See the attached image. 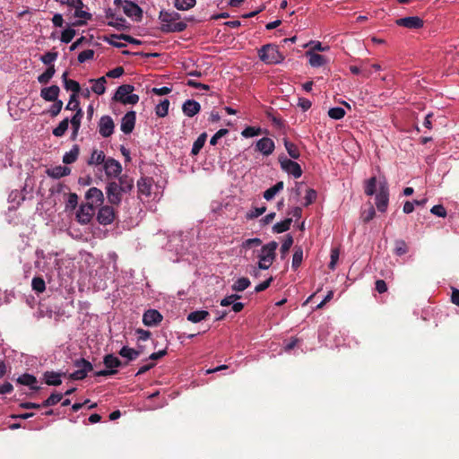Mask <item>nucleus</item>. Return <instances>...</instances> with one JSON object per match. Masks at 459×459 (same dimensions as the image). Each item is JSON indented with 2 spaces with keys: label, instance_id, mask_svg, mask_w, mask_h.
Returning <instances> with one entry per match:
<instances>
[{
  "label": "nucleus",
  "instance_id": "58",
  "mask_svg": "<svg viewBox=\"0 0 459 459\" xmlns=\"http://www.w3.org/2000/svg\"><path fill=\"white\" fill-rule=\"evenodd\" d=\"M78 108H80V102L77 100V95L71 94L69 101L65 107V109L75 110L77 112Z\"/></svg>",
  "mask_w": 459,
  "mask_h": 459
},
{
  "label": "nucleus",
  "instance_id": "26",
  "mask_svg": "<svg viewBox=\"0 0 459 459\" xmlns=\"http://www.w3.org/2000/svg\"><path fill=\"white\" fill-rule=\"evenodd\" d=\"M82 117H83V112H82V108H78L77 112H75V114L73 116L71 120H69V122L71 123L72 127H73V133H72L73 140H74L78 134V131L81 126V120H82Z\"/></svg>",
  "mask_w": 459,
  "mask_h": 459
},
{
  "label": "nucleus",
  "instance_id": "18",
  "mask_svg": "<svg viewBox=\"0 0 459 459\" xmlns=\"http://www.w3.org/2000/svg\"><path fill=\"white\" fill-rule=\"evenodd\" d=\"M59 93L60 88L57 85H51L41 89L40 97L46 101H54L58 100Z\"/></svg>",
  "mask_w": 459,
  "mask_h": 459
},
{
  "label": "nucleus",
  "instance_id": "38",
  "mask_svg": "<svg viewBox=\"0 0 459 459\" xmlns=\"http://www.w3.org/2000/svg\"><path fill=\"white\" fill-rule=\"evenodd\" d=\"M292 219L287 218L282 221L277 222L273 225V230L274 233H282L290 230V227L291 225Z\"/></svg>",
  "mask_w": 459,
  "mask_h": 459
},
{
  "label": "nucleus",
  "instance_id": "50",
  "mask_svg": "<svg viewBox=\"0 0 459 459\" xmlns=\"http://www.w3.org/2000/svg\"><path fill=\"white\" fill-rule=\"evenodd\" d=\"M328 116L333 119L339 120L345 116V110L340 107L332 108L328 110Z\"/></svg>",
  "mask_w": 459,
  "mask_h": 459
},
{
  "label": "nucleus",
  "instance_id": "1",
  "mask_svg": "<svg viewBox=\"0 0 459 459\" xmlns=\"http://www.w3.org/2000/svg\"><path fill=\"white\" fill-rule=\"evenodd\" d=\"M181 15L175 11H161L159 15V19L161 22L160 30L164 33L184 31L187 24L184 21H179Z\"/></svg>",
  "mask_w": 459,
  "mask_h": 459
},
{
  "label": "nucleus",
  "instance_id": "52",
  "mask_svg": "<svg viewBox=\"0 0 459 459\" xmlns=\"http://www.w3.org/2000/svg\"><path fill=\"white\" fill-rule=\"evenodd\" d=\"M92 369L80 368L69 375V378L72 380H82L87 377L88 372Z\"/></svg>",
  "mask_w": 459,
  "mask_h": 459
},
{
  "label": "nucleus",
  "instance_id": "23",
  "mask_svg": "<svg viewBox=\"0 0 459 459\" xmlns=\"http://www.w3.org/2000/svg\"><path fill=\"white\" fill-rule=\"evenodd\" d=\"M17 383L23 385H29L31 390L33 391H39L40 389L39 386L35 385L37 383V378L33 375H30L29 373L22 374L17 378Z\"/></svg>",
  "mask_w": 459,
  "mask_h": 459
},
{
  "label": "nucleus",
  "instance_id": "7",
  "mask_svg": "<svg viewBox=\"0 0 459 459\" xmlns=\"http://www.w3.org/2000/svg\"><path fill=\"white\" fill-rule=\"evenodd\" d=\"M279 162L282 170L292 175L295 178H299L302 175V169L300 165L286 157H279Z\"/></svg>",
  "mask_w": 459,
  "mask_h": 459
},
{
  "label": "nucleus",
  "instance_id": "10",
  "mask_svg": "<svg viewBox=\"0 0 459 459\" xmlns=\"http://www.w3.org/2000/svg\"><path fill=\"white\" fill-rule=\"evenodd\" d=\"M115 4H123V11L128 17L134 18L136 21L141 20L143 11L136 4L129 1H125L123 4L121 0H115Z\"/></svg>",
  "mask_w": 459,
  "mask_h": 459
},
{
  "label": "nucleus",
  "instance_id": "32",
  "mask_svg": "<svg viewBox=\"0 0 459 459\" xmlns=\"http://www.w3.org/2000/svg\"><path fill=\"white\" fill-rule=\"evenodd\" d=\"M207 139V134L202 133L197 139L194 142L192 150H191V155L195 156L197 155L202 148L204 147L205 142Z\"/></svg>",
  "mask_w": 459,
  "mask_h": 459
},
{
  "label": "nucleus",
  "instance_id": "13",
  "mask_svg": "<svg viewBox=\"0 0 459 459\" xmlns=\"http://www.w3.org/2000/svg\"><path fill=\"white\" fill-rule=\"evenodd\" d=\"M87 204L93 206H100L104 202V195L102 191L97 187H91L85 194Z\"/></svg>",
  "mask_w": 459,
  "mask_h": 459
},
{
  "label": "nucleus",
  "instance_id": "46",
  "mask_svg": "<svg viewBox=\"0 0 459 459\" xmlns=\"http://www.w3.org/2000/svg\"><path fill=\"white\" fill-rule=\"evenodd\" d=\"M377 190V178L372 177L368 180H367L365 185V194L367 195H373Z\"/></svg>",
  "mask_w": 459,
  "mask_h": 459
},
{
  "label": "nucleus",
  "instance_id": "49",
  "mask_svg": "<svg viewBox=\"0 0 459 459\" xmlns=\"http://www.w3.org/2000/svg\"><path fill=\"white\" fill-rule=\"evenodd\" d=\"M75 34H76V31L74 29H73V28L65 29V30L62 31L60 40L63 43H66V44L70 43L72 41V39H74V37L75 36Z\"/></svg>",
  "mask_w": 459,
  "mask_h": 459
},
{
  "label": "nucleus",
  "instance_id": "15",
  "mask_svg": "<svg viewBox=\"0 0 459 459\" xmlns=\"http://www.w3.org/2000/svg\"><path fill=\"white\" fill-rule=\"evenodd\" d=\"M274 142L269 137H263L256 142L255 151L260 152L264 156H269L274 151Z\"/></svg>",
  "mask_w": 459,
  "mask_h": 459
},
{
  "label": "nucleus",
  "instance_id": "30",
  "mask_svg": "<svg viewBox=\"0 0 459 459\" xmlns=\"http://www.w3.org/2000/svg\"><path fill=\"white\" fill-rule=\"evenodd\" d=\"M284 187V183L282 181L277 182L274 186L268 188L264 192V198L267 201L272 200L276 194L281 191Z\"/></svg>",
  "mask_w": 459,
  "mask_h": 459
},
{
  "label": "nucleus",
  "instance_id": "51",
  "mask_svg": "<svg viewBox=\"0 0 459 459\" xmlns=\"http://www.w3.org/2000/svg\"><path fill=\"white\" fill-rule=\"evenodd\" d=\"M114 21H109L108 22V26L114 27L117 30H126L127 26L126 25V19L123 17H116L113 19Z\"/></svg>",
  "mask_w": 459,
  "mask_h": 459
},
{
  "label": "nucleus",
  "instance_id": "41",
  "mask_svg": "<svg viewBox=\"0 0 459 459\" xmlns=\"http://www.w3.org/2000/svg\"><path fill=\"white\" fill-rule=\"evenodd\" d=\"M169 107V100H163L160 104H158L155 108V113L159 117H164L168 115Z\"/></svg>",
  "mask_w": 459,
  "mask_h": 459
},
{
  "label": "nucleus",
  "instance_id": "45",
  "mask_svg": "<svg viewBox=\"0 0 459 459\" xmlns=\"http://www.w3.org/2000/svg\"><path fill=\"white\" fill-rule=\"evenodd\" d=\"M63 395L60 393H53L48 399L42 403L43 407H49L58 403L62 399Z\"/></svg>",
  "mask_w": 459,
  "mask_h": 459
},
{
  "label": "nucleus",
  "instance_id": "31",
  "mask_svg": "<svg viewBox=\"0 0 459 459\" xmlns=\"http://www.w3.org/2000/svg\"><path fill=\"white\" fill-rule=\"evenodd\" d=\"M103 363L108 369H114L122 366L121 360L113 354H107L103 359Z\"/></svg>",
  "mask_w": 459,
  "mask_h": 459
},
{
  "label": "nucleus",
  "instance_id": "14",
  "mask_svg": "<svg viewBox=\"0 0 459 459\" xmlns=\"http://www.w3.org/2000/svg\"><path fill=\"white\" fill-rule=\"evenodd\" d=\"M105 174L108 178H117L122 172V166L119 161L113 158H108L103 164Z\"/></svg>",
  "mask_w": 459,
  "mask_h": 459
},
{
  "label": "nucleus",
  "instance_id": "5",
  "mask_svg": "<svg viewBox=\"0 0 459 459\" xmlns=\"http://www.w3.org/2000/svg\"><path fill=\"white\" fill-rule=\"evenodd\" d=\"M106 194L110 204L119 205L122 201V195L125 193L118 186V183L116 180H112L108 182L106 186Z\"/></svg>",
  "mask_w": 459,
  "mask_h": 459
},
{
  "label": "nucleus",
  "instance_id": "42",
  "mask_svg": "<svg viewBox=\"0 0 459 459\" xmlns=\"http://www.w3.org/2000/svg\"><path fill=\"white\" fill-rule=\"evenodd\" d=\"M196 0H175L174 5L178 10L186 11L194 7Z\"/></svg>",
  "mask_w": 459,
  "mask_h": 459
},
{
  "label": "nucleus",
  "instance_id": "39",
  "mask_svg": "<svg viewBox=\"0 0 459 459\" xmlns=\"http://www.w3.org/2000/svg\"><path fill=\"white\" fill-rule=\"evenodd\" d=\"M250 285V281L247 277L238 278L231 286V289L235 291H243Z\"/></svg>",
  "mask_w": 459,
  "mask_h": 459
},
{
  "label": "nucleus",
  "instance_id": "61",
  "mask_svg": "<svg viewBox=\"0 0 459 459\" xmlns=\"http://www.w3.org/2000/svg\"><path fill=\"white\" fill-rule=\"evenodd\" d=\"M74 365L78 369H80V368L93 369L92 364L90 361H88L82 358L79 359H75L74 362Z\"/></svg>",
  "mask_w": 459,
  "mask_h": 459
},
{
  "label": "nucleus",
  "instance_id": "3",
  "mask_svg": "<svg viewBox=\"0 0 459 459\" xmlns=\"http://www.w3.org/2000/svg\"><path fill=\"white\" fill-rule=\"evenodd\" d=\"M259 58L267 65L279 64L283 61L284 56L278 50L277 47L272 44L263 46L258 51Z\"/></svg>",
  "mask_w": 459,
  "mask_h": 459
},
{
  "label": "nucleus",
  "instance_id": "17",
  "mask_svg": "<svg viewBox=\"0 0 459 459\" xmlns=\"http://www.w3.org/2000/svg\"><path fill=\"white\" fill-rule=\"evenodd\" d=\"M161 320L162 316L156 309H149L143 316V323L147 326L157 325Z\"/></svg>",
  "mask_w": 459,
  "mask_h": 459
},
{
  "label": "nucleus",
  "instance_id": "48",
  "mask_svg": "<svg viewBox=\"0 0 459 459\" xmlns=\"http://www.w3.org/2000/svg\"><path fill=\"white\" fill-rule=\"evenodd\" d=\"M292 244H293V238L291 235L288 234L281 247V254L282 258H284L285 255L288 254Z\"/></svg>",
  "mask_w": 459,
  "mask_h": 459
},
{
  "label": "nucleus",
  "instance_id": "44",
  "mask_svg": "<svg viewBox=\"0 0 459 459\" xmlns=\"http://www.w3.org/2000/svg\"><path fill=\"white\" fill-rule=\"evenodd\" d=\"M32 290L38 293H42L46 290L45 281L41 277H34L31 281Z\"/></svg>",
  "mask_w": 459,
  "mask_h": 459
},
{
  "label": "nucleus",
  "instance_id": "62",
  "mask_svg": "<svg viewBox=\"0 0 459 459\" xmlns=\"http://www.w3.org/2000/svg\"><path fill=\"white\" fill-rule=\"evenodd\" d=\"M316 197L317 194L314 189H307L305 195V206H308L309 204H313L316 201Z\"/></svg>",
  "mask_w": 459,
  "mask_h": 459
},
{
  "label": "nucleus",
  "instance_id": "56",
  "mask_svg": "<svg viewBox=\"0 0 459 459\" xmlns=\"http://www.w3.org/2000/svg\"><path fill=\"white\" fill-rule=\"evenodd\" d=\"M117 34H111L108 37H105L104 41L108 43L109 45L115 47V48H124L126 47V44L119 42L118 40L121 39L120 38H113L117 37Z\"/></svg>",
  "mask_w": 459,
  "mask_h": 459
},
{
  "label": "nucleus",
  "instance_id": "43",
  "mask_svg": "<svg viewBox=\"0 0 459 459\" xmlns=\"http://www.w3.org/2000/svg\"><path fill=\"white\" fill-rule=\"evenodd\" d=\"M408 252V247L404 240L398 239L394 242V255L401 256L405 255Z\"/></svg>",
  "mask_w": 459,
  "mask_h": 459
},
{
  "label": "nucleus",
  "instance_id": "8",
  "mask_svg": "<svg viewBox=\"0 0 459 459\" xmlns=\"http://www.w3.org/2000/svg\"><path fill=\"white\" fill-rule=\"evenodd\" d=\"M394 22L397 26L409 30H419L424 26V21L419 16L399 18Z\"/></svg>",
  "mask_w": 459,
  "mask_h": 459
},
{
  "label": "nucleus",
  "instance_id": "40",
  "mask_svg": "<svg viewBox=\"0 0 459 459\" xmlns=\"http://www.w3.org/2000/svg\"><path fill=\"white\" fill-rule=\"evenodd\" d=\"M69 119L66 117L63 119L58 126L53 129V134L56 137H62L68 129Z\"/></svg>",
  "mask_w": 459,
  "mask_h": 459
},
{
  "label": "nucleus",
  "instance_id": "12",
  "mask_svg": "<svg viewBox=\"0 0 459 459\" xmlns=\"http://www.w3.org/2000/svg\"><path fill=\"white\" fill-rule=\"evenodd\" d=\"M115 211L112 206L105 205L100 208L97 214V221L101 225H109L115 220Z\"/></svg>",
  "mask_w": 459,
  "mask_h": 459
},
{
  "label": "nucleus",
  "instance_id": "2",
  "mask_svg": "<svg viewBox=\"0 0 459 459\" xmlns=\"http://www.w3.org/2000/svg\"><path fill=\"white\" fill-rule=\"evenodd\" d=\"M278 247L276 241H271L268 244L262 247L258 254V268L262 270H267L273 263L275 259V251Z\"/></svg>",
  "mask_w": 459,
  "mask_h": 459
},
{
  "label": "nucleus",
  "instance_id": "63",
  "mask_svg": "<svg viewBox=\"0 0 459 459\" xmlns=\"http://www.w3.org/2000/svg\"><path fill=\"white\" fill-rule=\"evenodd\" d=\"M228 133H229L228 129H224V128L220 129L211 138L210 144L211 145H216L217 143H218V140L221 139V137L225 136Z\"/></svg>",
  "mask_w": 459,
  "mask_h": 459
},
{
  "label": "nucleus",
  "instance_id": "29",
  "mask_svg": "<svg viewBox=\"0 0 459 459\" xmlns=\"http://www.w3.org/2000/svg\"><path fill=\"white\" fill-rule=\"evenodd\" d=\"M80 153V148L77 144L74 145L73 148L70 150V152H65L63 156V162L65 164H72L74 163Z\"/></svg>",
  "mask_w": 459,
  "mask_h": 459
},
{
  "label": "nucleus",
  "instance_id": "55",
  "mask_svg": "<svg viewBox=\"0 0 459 459\" xmlns=\"http://www.w3.org/2000/svg\"><path fill=\"white\" fill-rule=\"evenodd\" d=\"M375 215H376L375 209L371 204H369V207L368 209H365L361 212V219L365 223H367V222L370 221L375 217Z\"/></svg>",
  "mask_w": 459,
  "mask_h": 459
},
{
  "label": "nucleus",
  "instance_id": "57",
  "mask_svg": "<svg viewBox=\"0 0 459 459\" xmlns=\"http://www.w3.org/2000/svg\"><path fill=\"white\" fill-rule=\"evenodd\" d=\"M260 134H261V129L259 127H254V126H247L241 133L242 136H244L246 138L256 136V135H259Z\"/></svg>",
  "mask_w": 459,
  "mask_h": 459
},
{
  "label": "nucleus",
  "instance_id": "28",
  "mask_svg": "<svg viewBox=\"0 0 459 459\" xmlns=\"http://www.w3.org/2000/svg\"><path fill=\"white\" fill-rule=\"evenodd\" d=\"M306 55L309 56V65L313 67H320L326 63L325 57L320 54L307 51Z\"/></svg>",
  "mask_w": 459,
  "mask_h": 459
},
{
  "label": "nucleus",
  "instance_id": "64",
  "mask_svg": "<svg viewBox=\"0 0 459 459\" xmlns=\"http://www.w3.org/2000/svg\"><path fill=\"white\" fill-rule=\"evenodd\" d=\"M430 212L438 217L445 218L446 216V211L445 207L441 204L434 205L430 209Z\"/></svg>",
  "mask_w": 459,
  "mask_h": 459
},
{
  "label": "nucleus",
  "instance_id": "19",
  "mask_svg": "<svg viewBox=\"0 0 459 459\" xmlns=\"http://www.w3.org/2000/svg\"><path fill=\"white\" fill-rule=\"evenodd\" d=\"M182 110L186 116L193 117L195 115L200 112L201 105L194 100H187L183 104Z\"/></svg>",
  "mask_w": 459,
  "mask_h": 459
},
{
  "label": "nucleus",
  "instance_id": "54",
  "mask_svg": "<svg viewBox=\"0 0 459 459\" xmlns=\"http://www.w3.org/2000/svg\"><path fill=\"white\" fill-rule=\"evenodd\" d=\"M78 195L75 193H70L68 195V199L65 204L66 210H74L78 205Z\"/></svg>",
  "mask_w": 459,
  "mask_h": 459
},
{
  "label": "nucleus",
  "instance_id": "22",
  "mask_svg": "<svg viewBox=\"0 0 459 459\" xmlns=\"http://www.w3.org/2000/svg\"><path fill=\"white\" fill-rule=\"evenodd\" d=\"M71 173V169L66 166H56L52 169H47V174L53 178H60L68 176Z\"/></svg>",
  "mask_w": 459,
  "mask_h": 459
},
{
  "label": "nucleus",
  "instance_id": "4",
  "mask_svg": "<svg viewBox=\"0 0 459 459\" xmlns=\"http://www.w3.org/2000/svg\"><path fill=\"white\" fill-rule=\"evenodd\" d=\"M134 87L131 84L120 85L114 95V100L119 101L125 105L132 104L134 105L139 101V96L133 94Z\"/></svg>",
  "mask_w": 459,
  "mask_h": 459
},
{
  "label": "nucleus",
  "instance_id": "21",
  "mask_svg": "<svg viewBox=\"0 0 459 459\" xmlns=\"http://www.w3.org/2000/svg\"><path fill=\"white\" fill-rule=\"evenodd\" d=\"M153 179L152 178H141L137 181L138 192L140 195L150 196L152 194Z\"/></svg>",
  "mask_w": 459,
  "mask_h": 459
},
{
  "label": "nucleus",
  "instance_id": "35",
  "mask_svg": "<svg viewBox=\"0 0 459 459\" xmlns=\"http://www.w3.org/2000/svg\"><path fill=\"white\" fill-rule=\"evenodd\" d=\"M105 154L102 151L93 150L91 159L88 160L89 165H100L106 161Z\"/></svg>",
  "mask_w": 459,
  "mask_h": 459
},
{
  "label": "nucleus",
  "instance_id": "16",
  "mask_svg": "<svg viewBox=\"0 0 459 459\" xmlns=\"http://www.w3.org/2000/svg\"><path fill=\"white\" fill-rule=\"evenodd\" d=\"M136 114L134 111H128L121 120V131L126 134H131L134 128Z\"/></svg>",
  "mask_w": 459,
  "mask_h": 459
},
{
  "label": "nucleus",
  "instance_id": "27",
  "mask_svg": "<svg viewBox=\"0 0 459 459\" xmlns=\"http://www.w3.org/2000/svg\"><path fill=\"white\" fill-rule=\"evenodd\" d=\"M89 82L92 83L91 91H93L97 95H102L105 93V84L107 82L105 76L100 77L98 79H91Z\"/></svg>",
  "mask_w": 459,
  "mask_h": 459
},
{
  "label": "nucleus",
  "instance_id": "60",
  "mask_svg": "<svg viewBox=\"0 0 459 459\" xmlns=\"http://www.w3.org/2000/svg\"><path fill=\"white\" fill-rule=\"evenodd\" d=\"M94 57V50L92 49H87V50H84V51H82L79 55H78V61L80 63H84L85 61L87 60H91Z\"/></svg>",
  "mask_w": 459,
  "mask_h": 459
},
{
  "label": "nucleus",
  "instance_id": "33",
  "mask_svg": "<svg viewBox=\"0 0 459 459\" xmlns=\"http://www.w3.org/2000/svg\"><path fill=\"white\" fill-rule=\"evenodd\" d=\"M119 355L124 357V358H126L128 360H134L135 359H137L140 354H141V351H137V350H134L133 348H129L127 346H124L120 351H119Z\"/></svg>",
  "mask_w": 459,
  "mask_h": 459
},
{
  "label": "nucleus",
  "instance_id": "34",
  "mask_svg": "<svg viewBox=\"0 0 459 459\" xmlns=\"http://www.w3.org/2000/svg\"><path fill=\"white\" fill-rule=\"evenodd\" d=\"M210 316L206 310L193 311L188 314L187 320L192 323H199L202 320H205Z\"/></svg>",
  "mask_w": 459,
  "mask_h": 459
},
{
  "label": "nucleus",
  "instance_id": "20",
  "mask_svg": "<svg viewBox=\"0 0 459 459\" xmlns=\"http://www.w3.org/2000/svg\"><path fill=\"white\" fill-rule=\"evenodd\" d=\"M65 376L64 372L46 371L43 374L45 383L48 385L58 386L62 384L61 377Z\"/></svg>",
  "mask_w": 459,
  "mask_h": 459
},
{
  "label": "nucleus",
  "instance_id": "6",
  "mask_svg": "<svg viewBox=\"0 0 459 459\" xmlns=\"http://www.w3.org/2000/svg\"><path fill=\"white\" fill-rule=\"evenodd\" d=\"M389 202V188L387 182L384 180L379 183L378 193L376 195V205L379 212L386 211Z\"/></svg>",
  "mask_w": 459,
  "mask_h": 459
},
{
  "label": "nucleus",
  "instance_id": "36",
  "mask_svg": "<svg viewBox=\"0 0 459 459\" xmlns=\"http://www.w3.org/2000/svg\"><path fill=\"white\" fill-rule=\"evenodd\" d=\"M302 260H303V249L301 247L296 246L294 247V254H293L292 264H291L293 270H297L300 266Z\"/></svg>",
  "mask_w": 459,
  "mask_h": 459
},
{
  "label": "nucleus",
  "instance_id": "59",
  "mask_svg": "<svg viewBox=\"0 0 459 459\" xmlns=\"http://www.w3.org/2000/svg\"><path fill=\"white\" fill-rule=\"evenodd\" d=\"M56 57H57L56 52H47L40 57V60L45 65H51L52 63L56 59Z\"/></svg>",
  "mask_w": 459,
  "mask_h": 459
},
{
  "label": "nucleus",
  "instance_id": "25",
  "mask_svg": "<svg viewBox=\"0 0 459 459\" xmlns=\"http://www.w3.org/2000/svg\"><path fill=\"white\" fill-rule=\"evenodd\" d=\"M84 6H80L78 9H74V17L79 18L78 21L73 23V26H82L86 24L88 20L91 19V14L83 10Z\"/></svg>",
  "mask_w": 459,
  "mask_h": 459
},
{
  "label": "nucleus",
  "instance_id": "53",
  "mask_svg": "<svg viewBox=\"0 0 459 459\" xmlns=\"http://www.w3.org/2000/svg\"><path fill=\"white\" fill-rule=\"evenodd\" d=\"M53 105L48 109V113L52 117H56L63 108V101L61 100H56L53 101Z\"/></svg>",
  "mask_w": 459,
  "mask_h": 459
},
{
  "label": "nucleus",
  "instance_id": "11",
  "mask_svg": "<svg viewBox=\"0 0 459 459\" xmlns=\"http://www.w3.org/2000/svg\"><path fill=\"white\" fill-rule=\"evenodd\" d=\"M115 123L110 116H102L99 121V133L102 137H109L113 134Z\"/></svg>",
  "mask_w": 459,
  "mask_h": 459
},
{
  "label": "nucleus",
  "instance_id": "9",
  "mask_svg": "<svg viewBox=\"0 0 459 459\" xmlns=\"http://www.w3.org/2000/svg\"><path fill=\"white\" fill-rule=\"evenodd\" d=\"M95 213V208L87 204H82L76 212V220L82 225L91 222Z\"/></svg>",
  "mask_w": 459,
  "mask_h": 459
},
{
  "label": "nucleus",
  "instance_id": "37",
  "mask_svg": "<svg viewBox=\"0 0 459 459\" xmlns=\"http://www.w3.org/2000/svg\"><path fill=\"white\" fill-rule=\"evenodd\" d=\"M284 146L286 148V151L288 154L294 160H298L300 156L298 146L290 142L288 139H284Z\"/></svg>",
  "mask_w": 459,
  "mask_h": 459
},
{
  "label": "nucleus",
  "instance_id": "24",
  "mask_svg": "<svg viewBox=\"0 0 459 459\" xmlns=\"http://www.w3.org/2000/svg\"><path fill=\"white\" fill-rule=\"evenodd\" d=\"M118 186L125 194L130 193L134 188V179L128 175H122L117 177Z\"/></svg>",
  "mask_w": 459,
  "mask_h": 459
},
{
  "label": "nucleus",
  "instance_id": "47",
  "mask_svg": "<svg viewBox=\"0 0 459 459\" xmlns=\"http://www.w3.org/2000/svg\"><path fill=\"white\" fill-rule=\"evenodd\" d=\"M64 87L66 91H71L73 93L78 95L81 91V86L78 82L74 80L65 81Z\"/></svg>",
  "mask_w": 459,
  "mask_h": 459
}]
</instances>
